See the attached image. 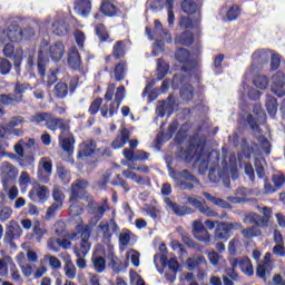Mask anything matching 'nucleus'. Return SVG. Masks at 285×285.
Masks as SVG:
<instances>
[{
  "instance_id": "obj_1",
  "label": "nucleus",
  "mask_w": 285,
  "mask_h": 285,
  "mask_svg": "<svg viewBox=\"0 0 285 285\" xmlns=\"http://www.w3.org/2000/svg\"><path fill=\"white\" fill-rule=\"evenodd\" d=\"M126 40H117L111 49V55L105 57L104 72H108L110 79L124 81L128 75V61L124 58L128 52Z\"/></svg>"
},
{
  "instance_id": "obj_2",
  "label": "nucleus",
  "mask_w": 285,
  "mask_h": 285,
  "mask_svg": "<svg viewBox=\"0 0 285 285\" xmlns=\"http://www.w3.org/2000/svg\"><path fill=\"white\" fill-rule=\"evenodd\" d=\"M184 156L188 164L195 159L199 175H206L210 161V155L206 153V138L198 136V134L190 136Z\"/></svg>"
},
{
  "instance_id": "obj_3",
  "label": "nucleus",
  "mask_w": 285,
  "mask_h": 285,
  "mask_svg": "<svg viewBox=\"0 0 285 285\" xmlns=\"http://www.w3.org/2000/svg\"><path fill=\"white\" fill-rule=\"evenodd\" d=\"M66 55V46L61 41L51 43L47 50L39 49L37 57L38 75L41 79L46 77V66L50 61H61Z\"/></svg>"
},
{
  "instance_id": "obj_4",
  "label": "nucleus",
  "mask_w": 285,
  "mask_h": 285,
  "mask_svg": "<svg viewBox=\"0 0 285 285\" xmlns=\"http://www.w3.org/2000/svg\"><path fill=\"white\" fill-rule=\"evenodd\" d=\"M89 183L86 179H77L71 184V190L69 196V215L70 217H79L83 213V205L79 199L86 197V188H88Z\"/></svg>"
},
{
  "instance_id": "obj_5",
  "label": "nucleus",
  "mask_w": 285,
  "mask_h": 285,
  "mask_svg": "<svg viewBox=\"0 0 285 285\" xmlns=\"http://www.w3.org/2000/svg\"><path fill=\"white\" fill-rule=\"evenodd\" d=\"M167 168L169 177L174 179L175 186H177L179 190H195V188L202 186L199 178L190 173V170L183 169L177 171L170 165H168Z\"/></svg>"
},
{
  "instance_id": "obj_6",
  "label": "nucleus",
  "mask_w": 285,
  "mask_h": 285,
  "mask_svg": "<svg viewBox=\"0 0 285 285\" xmlns=\"http://www.w3.org/2000/svg\"><path fill=\"white\" fill-rule=\"evenodd\" d=\"M175 59L178 63H181V72H187L189 77H194L197 83H199V79H202V70H199L197 60L190 59V51L186 48H178L175 52Z\"/></svg>"
},
{
  "instance_id": "obj_7",
  "label": "nucleus",
  "mask_w": 285,
  "mask_h": 285,
  "mask_svg": "<svg viewBox=\"0 0 285 285\" xmlns=\"http://www.w3.org/2000/svg\"><path fill=\"white\" fill-rule=\"evenodd\" d=\"M30 122L36 124V126H39V124H43L48 130H68V124L66 122V119L55 117L50 112H36L30 117Z\"/></svg>"
},
{
  "instance_id": "obj_8",
  "label": "nucleus",
  "mask_w": 285,
  "mask_h": 285,
  "mask_svg": "<svg viewBox=\"0 0 285 285\" xmlns=\"http://www.w3.org/2000/svg\"><path fill=\"white\" fill-rule=\"evenodd\" d=\"M242 224L230 222H217L214 232L215 242H228L233 237V230H239Z\"/></svg>"
},
{
  "instance_id": "obj_9",
  "label": "nucleus",
  "mask_w": 285,
  "mask_h": 285,
  "mask_svg": "<svg viewBox=\"0 0 285 285\" xmlns=\"http://www.w3.org/2000/svg\"><path fill=\"white\" fill-rule=\"evenodd\" d=\"M66 124L68 126V130L60 129V134L58 136V141L60 144V148H62L63 153H67V155H73L75 154V135L70 132V120H66Z\"/></svg>"
},
{
  "instance_id": "obj_10",
  "label": "nucleus",
  "mask_w": 285,
  "mask_h": 285,
  "mask_svg": "<svg viewBox=\"0 0 285 285\" xmlns=\"http://www.w3.org/2000/svg\"><path fill=\"white\" fill-rule=\"evenodd\" d=\"M79 86V77H72L69 80V88L68 83L59 81L53 88V95L56 99H66L68 97V92L70 95H75Z\"/></svg>"
},
{
  "instance_id": "obj_11",
  "label": "nucleus",
  "mask_w": 285,
  "mask_h": 285,
  "mask_svg": "<svg viewBox=\"0 0 285 285\" xmlns=\"http://www.w3.org/2000/svg\"><path fill=\"white\" fill-rule=\"evenodd\" d=\"M128 142H129V148H131V150H135V148L139 146V140L138 139L130 140V130L124 127L118 134V136L116 137V139L112 140L111 148H114V150H119V148H124V146L127 145Z\"/></svg>"
},
{
  "instance_id": "obj_12",
  "label": "nucleus",
  "mask_w": 285,
  "mask_h": 285,
  "mask_svg": "<svg viewBox=\"0 0 285 285\" xmlns=\"http://www.w3.org/2000/svg\"><path fill=\"white\" fill-rule=\"evenodd\" d=\"M2 186L6 188L8 184L17 180L19 175V169L12 165L10 161H3L0 167Z\"/></svg>"
},
{
  "instance_id": "obj_13",
  "label": "nucleus",
  "mask_w": 285,
  "mask_h": 285,
  "mask_svg": "<svg viewBox=\"0 0 285 285\" xmlns=\"http://www.w3.org/2000/svg\"><path fill=\"white\" fill-rule=\"evenodd\" d=\"M108 204L105 202L104 204L99 205V203L91 200L88 203V209L90 215H94L91 217V224L94 226H97L101 219H104V215H106V212L109 210Z\"/></svg>"
},
{
  "instance_id": "obj_14",
  "label": "nucleus",
  "mask_w": 285,
  "mask_h": 285,
  "mask_svg": "<svg viewBox=\"0 0 285 285\" xmlns=\"http://www.w3.org/2000/svg\"><path fill=\"white\" fill-rule=\"evenodd\" d=\"M272 181L268 178L264 179V190L266 195H273V193H277V190H282L285 184V175L284 174H274L272 176Z\"/></svg>"
},
{
  "instance_id": "obj_15",
  "label": "nucleus",
  "mask_w": 285,
  "mask_h": 285,
  "mask_svg": "<svg viewBox=\"0 0 285 285\" xmlns=\"http://www.w3.org/2000/svg\"><path fill=\"white\" fill-rule=\"evenodd\" d=\"M164 203L166 204L167 210H170V213L176 215V217H186V215H193L194 213L193 208L185 205H179L173 202L170 197H166Z\"/></svg>"
},
{
  "instance_id": "obj_16",
  "label": "nucleus",
  "mask_w": 285,
  "mask_h": 285,
  "mask_svg": "<svg viewBox=\"0 0 285 285\" xmlns=\"http://www.w3.org/2000/svg\"><path fill=\"white\" fill-rule=\"evenodd\" d=\"M23 235V229H21V225L14 219L9 222V225L6 229L3 242L4 244H12L14 239H19Z\"/></svg>"
},
{
  "instance_id": "obj_17",
  "label": "nucleus",
  "mask_w": 285,
  "mask_h": 285,
  "mask_svg": "<svg viewBox=\"0 0 285 285\" xmlns=\"http://www.w3.org/2000/svg\"><path fill=\"white\" fill-rule=\"evenodd\" d=\"M272 92L276 95V97H284L285 96V73L284 71H276L272 76Z\"/></svg>"
},
{
  "instance_id": "obj_18",
  "label": "nucleus",
  "mask_w": 285,
  "mask_h": 285,
  "mask_svg": "<svg viewBox=\"0 0 285 285\" xmlns=\"http://www.w3.org/2000/svg\"><path fill=\"white\" fill-rule=\"evenodd\" d=\"M52 197H53V204L49 206L46 213L47 219H50L51 217H55L57 215V210H59L63 206V199L65 195L63 191L59 188H55L52 191Z\"/></svg>"
},
{
  "instance_id": "obj_19",
  "label": "nucleus",
  "mask_w": 285,
  "mask_h": 285,
  "mask_svg": "<svg viewBox=\"0 0 285 285\" xmlns=\"http://www.w3.org/2000/svg\"><path fill=\"white\" fill-rule=\"evenodd\" d=\"M95 153H97V141L92 139L86 140L79 145L77 159H88V157H92Z\"/></svg>"
},
{
  "instance_id": "obj_20",
  "label": "nucleus",
  "mask_w": 285,
  "mask_h": 285,
  "mask_svg": "<svg viewBox=\"0 0 285 285\" xmlns=\"http://www.w3.org/2000/svg\"><path fill=\"white\" fill-rule=\"evenodd\" d=\"M67 63L71 70H77L81 72L83 70V62L81 61V55H79V50L77 47H71L68 52Z\"/></svg>"
},
{
  "instance_id": "obj_21",
  "label": "nucleus",
  "mask_w": 285,
  "mask_h": 285,
  "mask_svg": "<svg viewBox=\"0 0 285 285\" xmlns=\"http://www.w3.org/2000/svg\"><path fill=\"white\" fill-rule=\"evenodd\" d=\"M98 228L101 230L102 239H106V242L112 239V233H119V225H117V222L112 218L109 219V223L101 222Z\"/></svg>"
},
{
  "instance_id": "obj_22",
  "label": "nucleus",
  "mask_w": 285,
  "mask_h": 285,
  "mask_svg": "<svg viewBox=\"0 0 285 285\" xmlns=\"http://www.w3.org/2000/svg\"><path fill=\"white\" fill-rule=\"evenodd\" d=\"M2 52L4 57L13 59L14 68H19V66H21V62L23 61V51L17 50V52L14 53V46L12 43H7L4 45Z\"/></svg>"
},
{
  "instance_id": "obj_23",
  "label": "nucleus",
  "mask_w": 285,
  "mask_h": 285,
  "mask_svg": "<svg viewBox=\"0 0 285 285\" xmlns=\"http://www.w3.org/2000/svg\"><path fill=\"white\" fill-rule=\"evenodd\" d=\"M230 264H232L233 271H235L236 268H240L243 273H246L248 277H252L254 271H253V265L250 264V259L248 257L233 258Z\"/></svg>"
},
{
  "instance_id": "obj_24",
  "label": "nucleus",
  "mask_w": 285,
  "mask_h": 285,
  "mask_svg": "<svg viewBox=\"0 0 285 285\" xmlns=\"http://www.w3.org/2000/svg\"><path fill=\"white\" fill-rule=\"evenodd\" d=\"M73 11L80 17H88L92 11V1L91 0H76L73 2Z\"/></svg>"
},
{
  "instance_id": "obj_25",
  "label": "nucleus",
  "mask_w": 285,
  "mask_h": 285,
  "mask_svg": "<svg viewBox=\"0 0 285 285\" xmlns=\"http://www.w3.org/2000/svg\"><path fill=\"white\" fill-rule=\"evenodd\" d=\"M2 32L6 35L7 39L13 43L21 41V27L17 23L9 24Z\"/></svg>"
},
{
  "instance_id": "obj_26",
  "label": "nucleus",
  "mask_w": 285,
  "mask_h": 285,
  "mask_svg": "<svg viewBox=\"0 0 285 285\" xmlns=\"http://www.w3.org/2000/svg\"><path fill=\"white\" fill-rule=\"evenodd\" d=\"M259 145L257 142L252 141L250 145L248 144V138L243 137L240 139V150L245 157V159H250L253 153H257Z\"/></svg>"
},
{
  "instance_id": "obj_27",
  "label": "nucleus",
  "mask_w": 285,
  "mask_h": 285,
  "mask_svg": "<svg viewBox=\"0 0 285 285\" xmlns=\"http://www.w3.org/2000/svg\"><path fill=\"white\" fill-rule=\"evenodd\" d=\"M80 237V253L82 255H88V252L90 250V243L88 242V239H90V227L88 225L81 227Z\"/></svg>"
},
{
  "instance_id": "obj_28",
  "label": "nucleus",
  "mask_w": 285,
  "mask_h": 285,
  "mask_svg": "<svg viewBox=\"0 0 285 285\" xmlns=\"http://www.w3.org/2000/svg\"><path fill=\"white\" fill-rule=\"evenodd\" d=\"M51 30L57 37H66L70 32V24L65 20H56L51 24Z\"/></svg>"
},
{
  "instance_id": "obj_29",
  "label": "nucleus",
  "mask_w": 285,
  "mask_h": 285,
  "mask_svg": "<svg viewBox=\"0 0 285 285\" xmlns=\"http://www.w3.org/2000/svg\"><path fill=\"white\" fill-rule=\"evenodd\" d=\"M100 12L105 14V17H118L121 9L110 1H104L100 4Z\"/></svg>"
},
{
  "instance_id": "obj_30",
  "label": "nucleus",
  "mask_w": 285,
  "mask_h": 285,
  "mask_svg": "<svg viewBox=\"0 0 285 285\" xmlns=\"http://www.w3.org/2000/svg\"><path fill=\"white\" fill-rule=\"evenodd\" d=\"M48 195L47 186L35 187L29 191V198L31 202H43Z\"/></svg>"
},
{
  "instance_id": "obj_31",
  "label": "nucleus",
  "mask_w": 285,
  "mask_h": 285,
  "mask_svg": "<svg viewBox=\"0 0 285 285\" xmlns=\"http://www.w3.org/2000/svg\"><path fill=\"white\" fill-rule=\"evenodd\" d=\"M108 259L110 261L109 265L111 266V269L114 273H121V271H126L128 268V264H124L119 257L115 255L114 252H110L108 254Z\"/></svg>"
},
{
  "instance_id": "obj_32",
  "label": "nucleus",
  "mask_w": 285,
  "mask_h": 285,
  "mask_svg": "<svg viewBox=\"0 0 285 285\" xmlns=\"http://www.w3.org/2000/svg\"><path fill=\"white\" fill-rule=\"evenodd\" d=\"M119 106H121L120 102H117V100L111 101L109 107L107 105H104L100 109L101 117L108 118V117H115L119 110Z\"/></svg>"
},
{
  "instance_id": "obj_33",
  "label": "nucleus",
  "mask_w": 285,
  "mask_h": 285,
  "mask_svg": "<svg viewBox=\"0 0 285 285\" xmlns=\"http://www.w3.org/2000/svg\"><path fill=\"white\" fill-rule=\"evenodd\" d=\"M252 59L258 66L267 63L268 59H271V51L265 49L257 50L252 55Z\"/></svg>"
},
{
  "instance_id": "obj_34",
  "label": "nucleus",
  "mask_w": 285,
  "mask_h": 285,
  "mask_svg": "<svg viewBox=\"0 0 285 285\" xmlns=\"http://www.w3.org/2000/svg\"><path fill=\"white\" fill-rule=\"evenodd\" d=\"M170 70V65L167 63L164 58L157 59V81H161L168 75V71Z\"/></svg>"
},
{
  "instance_id": "obj_35",
  "label": "nucleus",
  "mask_w": 285,
  "mask_h": 285,
  "mask_svg": "<svg viewBox=\"0 0 285 285\" xmlns=\"http://www.w3.org/2000/svg\"><path fill=\"white\" fill-rule=\"evenodd\" d=\"M176 43L179 46H193L195 43V36L190 31H184L176 37Z\"/></svg>"
},
{
  "instance_id": "obj_36",
  "label": "nucleus",
  "mask_w": 285,
  "mask_h": 285,
  "mask_svg": "<svg viewBox=\"0 0 285 285\" xmlns=\"http://www.w3.org/2000/svg\"><path fill=\"white\" fill-rule=\"evenodd\" d=\"M265 106L271 117H275V115H277V106H279V104H277V98H275V96L267 95L265 100Z\"/></svg>"
},
{
  "instance_id": "obj_37",
  "label": "nucleus",
  "mask_w": 285,
  "mask_h": 285,
  "mask_svg": "<svg viewBox=\"0 0 285 285\" xmlns=\"http://www.w3.org/2000/svg\"><path fill=\"white\" fill-rule=\"evenodd\" d=\"M186 264L188 271H195V268H199V266L206 264V257H204V255L189 257L187 258Z\"/></svg>"
},
{
  "instance_id": "obj_38",
  "label": "nucleus",
  "mask_w": 285,
  "mask_h": 285,
  "mask_svg": "<svg viewBox=\"0 0 285 285\" xmlns=\"http://www.w3.org/2000/svg\"><path fill=\"white\" fill-rule=\"evenodd\" d=\"M95 33L98 37L100 43H106L108 39H110V33H108V29H106V24L98 23L95 26Z\"/></svg>"
},
{
  "instance_id": "obj_39",
  "label": "nucleus",
  "mask_w": 285,
  "mask_h": 285,
  "mask_svg": "<svg viewBox=\"0 0 285 285\" xmlns=\"http://www.w3.org/2000/svg\"><path fill=\"white\" fill-rule=\"evenodd\" d=\"M180 97L184 101H193L195 97V87L190 83H185L180 88Z\"/></svg>"
},
{
  "instance_id": "obj_40",
  "label": "nucleus",
  "mask_w": 285,
  "mask_h": 285,
  "mask_svg": "<svg viewBox=\"0 0 285 285\" xmlns=\"http://www.w3.org/2000/svg\"><path fill=\"white\" fill-rule=\"evenodd\" d=\"M26 90H28V85L20 82L14 85L13 94L11 95L13 96L16 104H21V101H23V92H26Z\"/></svg>"
},
{
  "instance_id": "obj_41",
  "label": "nucleus",
  "mask_w": 285,
  "mask_h": 285,
  "mask_svg": "<svg viewBox=\"0 0 285 285\" xmlns=\"http://www.w3.org/2000/svg\"><path fill=\"white\" fill-rule=\"evenodd\" d=\"M204 197H205V199H207V202H212V204H214V206H218L219 208H233L230 203H228L222 198H217V197L210 195L209 193H204Z\"/></svg>"
},
{
  "instance_id": "obj_42",
  "label": "nucleus",
  "mask_w": 285,
  "mask_h": 285,
  "mask_svg": "<svg viewBox=\"0 0 285 285\" xmlns=\"http://www.w3.org/2000/svg\"><path fill=\"white\" fill-rule=\"evenodd\" d=\"M188 130H190V125H188V122H185L180 126L175 136L176 144H184V141H186V138L188 137Z\"/></svg>"
},
{
  "instance_id": "obj_43",
  "label": "nucleus",
  "mask_w": 285,
  "mask_h": 285,
  "mask_svg": "<svg viewBox=\"0 0 285 285\" xmlns=\"http://www.w3.org/2000/svg\"><path fill=\"white\" fill-rule=\"evenodd\" d=\"M159 259H160L161 266L164 267L168 266L170 271H178L179 262H177L175 258L168 259V256L166 254H161L159 256Z\"/></svg>"
},
{
  "instance_id": "obj_44",
  "label": "nucleus",
  "mask_w": 285,
  "mask_h": 285,
  "mask_svg": "<svg viewBox=\"0 0 285 285\" xmlns=\"http://www.w3.org/2000/svg\"><path fill=\"white\" fill-rule=\"evenodd\" d=\"M253 83L256 88H258V90H266L271 83V80L264 75H258L253 79Z\"/></svg>"
},
{
  "instance_id": "obj_45",
  "label": "nucleus",
  "mask_w": 285,
  "mask_h": 285,
  "mask_svg": "<svg viewBox=\"0 0 285 285\" xmlns=\"http://www.w3.org/2000/svg\"><path fill=\"white\" fill-rule=\"evenodd\" d=\"M180 8L185 14H195L197 12V3L193 0H183Z\"/></svg>"
},
{
  "instance_id": "obj_46",
  "label": "nucleus",
  "mask_w": 285,
  "mask_h": 285,
  "mask_svg": "<svg viewBox=\"0 0 285 285\" xmlns=\"http://www.w3.org/2000/svg\"><path fill=\"white\" fill-rule=\"evenodd\" d=\"M18 164L21 168H35V155H23L18 157Z\"/></svg>"
},
{
  "instance_id": "obj_47",
  "label": "nucleus",
  "mask_w": 285,
  "mask_h": 285,
  "mask_svg": "<svg viewBox=\"0 0 285 285\" xmlns=\"http://www.w3.org/2000/svg\"><path fill=\"white\" fill-rule=\"evenodd\" d=\"M242 14V8L237 4H233L226 12L227 21H235Z\"/></svg>"
},
{
  "instance_id": "obj_48",
  "label": "nucleus",
  "mask_w": 285,
  "mask_h": 285,
  "mask_svg": "<svg viewBox=\"0 0 285 285\" xmlns=\"http://www.w3.org/2000/svg\"><path fill=\"white\" fill-rule=\"evenodd\" d=\"M254 167L258 179H264L266 177V169L264 168V164H262V158H254Z\"/></svg>"
},
{
  "instance_id": "obj_49",
  "label": "nucleus",
  "mask_w": 285,
  "mask_h": 285,
  "mask_svg": "<svg viewBox=\"0 0 285 285\" xmlns=\"http://www.w3.org/2000/svg\"><path fill=\"white\" fill-rule=\"evenodd\" d=\"M57 175L60 179V181H62V184H65V186H68V184H70V174L66 170V168L63 166H58L57 167Z\"/></svg>"
},
{
  "instance_id": "obj_50",
  "label": "nucleus",
  "mask_w": 285,
  "mask_h": 285,
  "mask_svg": "<svg viewBox=\"0 0 285 285\" xmlns=\"http://www.w3.org/2000/svg\"><path fill=\"white\" fill-rule=\"evenodd\" d=\"M101 104H104V98L98 97L94 99L88 109L89 115H92V116L97 115V112L101 110Z\"/></svg>"
},
{
  "instance_id": "obj_51",
  "label": "nucleus",
  "mask_w": 285,
  "mask_h": 285,
  "mask_svg": "<svg viewBox=\"0 0 285 285\" xmlns=\"http://www.w3.org/2000/svg\"><path fill=\"white\" fill-rule=\"evenodd\" d=\"M94 268L97 273H104L106 271V258L98 256L92 258Z\"/></svg>"
},
{
  "instance_id": "obj_52",
  "label": "nucleus",
  "mask_w": 285,
  "mask_h": 285,
  "mask_svg": "<svg viewBox=\"0 0 285 285\" xmlns=\"http://www.w3.org/2000/svg\"><path fill=\"white\" fill-rule=\"evenodd\" d=\"M12 62L6 58H0V75H10Z\"/></svg>"
},
{
  "instance_id": "obj_53",
  "label": "nucleus",
  "mask_w": 285,
  "mask_h": 285,
  "mask_svg": "<svg viewBox=\"0 0 285 285\" xmlns=\"http://www.w3.org/2000/svg\"><path fill=\"white\" fill-rule=\"evenodd\" d=\"M20 33H21V41H30V39H32V37H35L36 31L35 28L28 26L24 27L23 29H20Z\"/></svg>"
},
{
  "instance_id": "obj_54",
  "label": "nucleus",
  "mask_w": 285,
  "mask_h": 285,
  "mask_svg": "<svg viewBox=\"0 0 285 285\" xmlns=\"http://www.w3.org/2000/svg\"><path fill=\"white\" fill-rule=\"evenodd\" d=\"M65 274L69 279H75L77 277V267H75V264L72 262H67L65 265Z\"/></svg>"
},
{
  "instance_id": "obj_55",
  "label": "nucleus",
  "mask_w": 285,
  "mask_h": 285,
  "mask_svg": "<svg viewBox=\"0 0 285 285\" xmlns=\"http://www.w3.org/2000/svg\"><path fill=\"white\" fill-rule=\"evenodd\" d=\"M279 66H282V57L279 53H272L271 56V71L275 72V70L279 69Z\"/></svg>"
},
{
  "instance_id": "obj_56",
  "label": "nucleus",
  "mask_w": 285,
  "mask_h": 285,
  "mask_svg": "<svg viewBox=\"0 0 285 285\" xmlns=\"http://www.w3.org/2000/svg\"><path fill=\"white\" fill-rule=\"evenodd\" d=\"M148 159H150V153L144 149H138L135 151L134 161H148Z\"/></svg>"
},
{
  "instance_id": "obj_57",
  "label": "nucleus",
  "mask_w": 285,
  "mask_h": 285,
  "mask_svg": "<svg viewBox=\"0 0 285 285\" xmlns=\"http://www.w3.org/2000/svg\"><path fill=\"white\" fill-rule=\"evenodd\" d=\"M193 235L198 242H203L204 244H210V233H208V230L198 232V234L194 233Z\"/></svg>"
},
{
  "instance_id": "obj_58",
  "label": "nucleus",
  "mask_w": 285,
  "mask_h": 285,
  "mask_svg": "<svg viewBox=\"0 0 285 285\" xmlns=\"http://www.w3.org/2000/svg\"><path fill=\"white\" fill-rule=\"evenodd\" d=\"M24 122H26V118H23V116H14L7 124V128H17V126H21V124H24Z\"/></svg>"
},
{
  "instance_id": "obj_59",
  "label": "nucleus",
  "mask_w": 285,
  "mask_h": 285,
  "mask_svg": "<svg viewBox=\"0 0 285 285\" xmlns=\"http://www.w3.org/2000/svg\"><path fill=\"white\" fill-rule=\"evenodd\" d=\"M126 97V87L124 85L119 86L115 94L114 101L121 104Z\"/></svg>"
},
{
  "instance_id": "obj_60",
  "label": "nucleus",
  "mask_w": 285,
  "mask_h": 285,
  "mask_svg": "<svg viewBox=\"0 0 285 285\" xmlns=\"http://www.w3.org/2000/svg\"><path fill=\"white\" fill-rule=\"evenodd\" d=\"M178 26H179V28H185L186 30L194 27L193 20L186 16H181L179 18Z\"/></svg>"
},
{
  "instance_id": "obj_61",
  "label": "nucleus",
  "mask_w": 285,
  "mask_h": 285,
  "mask_svg": "<svg viewBox=\"0 0 285 285\" xmlns=\"http://www.w3.org/2000/svg\"><path fill=\"white\" fill-rule=\"evenodd\" d=\"M17 101L12 94L6 95L1 94L0 95V106H10V104H14Z\"/></svg>"
},
{
  "instance_id": "obj_62",
  "label": "nucleus",
  "mask_w": 285,
  "mask_h": 285,
  "mask_svg": "<svg viewBox=\"0 0 285 285\" xmlns=\"http://www.w3.org/2000/svg\"><path fill=\"white\" fill-rule=\"evenodd\" d=\"M246 121L252 130H254L255 132H259V125L257 124L255 117H253V114L247 115Z\"/></svg>"
},
{
  "instance_id": "obj_63",
  "label": "nucleus",
  "mask_w": 285,
  "mask_h": 285,
  "mask_svg": "<svg viewBox=\"0 0 285 285\" xmlns=\"http://www.w3.org/2000/svg\"><path fill=\"white\" fill-rule=\"evenodd\" d=\"M13 210L10 207H2L0 210V222H8L12 217Z\"/></svg>"
},
{
  "instance_id": "obj_64",
  "label": "nucleus",
  "mask_w": 285,
  "mask_h": 285,
  "mask_svg": "<svg viewBox=\"0 0 285 285\" xmlns=\"http://www.w3.org/2000/svg\"><path fill=\"white\" fill-rule=\"evenodd\" d=\"M116 85L109 83L105 94V100L110 101L115 97Z\"/></svg>"
}]
</instances>
